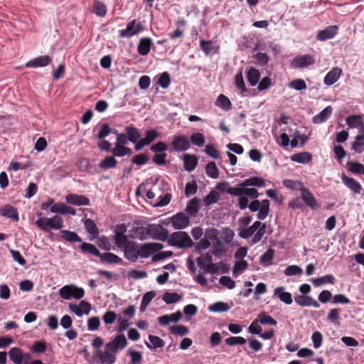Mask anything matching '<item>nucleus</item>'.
I'll return each instance as SVG.
<instances>
[{
	"label": "nucleus",
	"mask_w": 364,
	"mask_h": 364,
	"mask_svg": "<svg viewBox=\"0 0 364 364\" xmlns=\"http://www.w3.org/2000/svg\"><path fill=\"white\" fill-rule=\"evenodd\" d=\"M171 222L175 230H182L188 226L190 218L186 213L181 212L173 215Z\"/></svg>",
	"instance_id": "9b49d317"
},
{
	"label": "nucleus",
	"mask_w": 364,
	"mask_h": 364,
	"mask_svg": "<svg viewBox=\"0 0 364 364\" xmlns=\"http://www.w3.org/2000/svg\"><path fill=\"white\" fill-rule=\"evenodd\" d=\"M171 147L176 152H182L188 150L190 146V141L188 138L183 135H175L173 137Z\"/></svg>",
	"instance_id": "9d476101"
},
{
	"label": "nucleus",
	"mask_w": 364,
	"mask_h": 364,
	"mask_svg": "<svg viewBox=\"0 0 364 364\" xmlns=\"http://www.w3.org/2000/svg\"><path fill=\"white\" fill-rule=\"evenodd\" d=\"M36 223L39 228L47 232H50L51 229H53L51 218H40L36 220Z\"/></svg>",
	"instance_id": "58836bf2"
},
{
	"label": "nucleus",
	"mask_w": 364,
	"mask_h": 364,
	"mask_svg": "<svg viewBox=\"0 0 364 364\" xmlns=\"http://www.w3.org/2000/svg\"><path fill=\"white\" fill-rule=\"evenodd\" d=\"M100 259L102 263L107 264H120L122 262L121 257L112 252L101 253Z\"/></svg>",
	"instance_id": "a878e982"
},
{
	"label": "nucleus",
	"mask_w": 364,
	"mask_h": 364,
	"mask_svg": "<svg viewBox=\"0 0 364 364\" xmlns=\"http://www.w3.org/2000/svg\"><path fill=\"white\" fill-rule=\"evenodd\" d=\"M149 340L150 343L146 341L145 345L150 350L162 348L164 346V340L157 336L149 335Z\"/></svg>",
	"instance_id": "2f4dec72"
},
{
	"label": "nucleus",
	"mask_w": 364,
	"mask_h": 364,
	"mask_svg": "<svg viewBox=\"0 0 364 364\" xmlns=\"http://www.w3.org/2000/svg\"><path fill=\"white\" fill-rule=\"evenodd\" d=\"M183 164L185 170L191 172L197 166L198 159L195 155L185 154L183 157Z\"/></svg>",
	"instance_id": "c85d7f7f"
},
{
	"label": "nucleus",
	"mask_w": 364,
	"mask_h": 364,
	"mask_svg": "<svg viewBox=\"0 0 364 364\" xmlns=\"http://www.w3.org/2000/svg\"><path fill=\"white\" fill-rule=\"evenodd\" d=\"M311 154L306 151L294 154L291 156V161L303 164H308L311 160Z\"/></svg>",
	"instance_id": "473e14b6"
},
{
	"label": "nucleus",
	"mask_w": 364,
	"mask_h": 364,
	"mask_svg": "<svg viewBox=\"0 0 364 364\" xmlns=\"http://www.w3.org/2000/svg\"><path fill=\"white\" fill-rule=\"evenodd\" d=\"M144 30V26L136 19H134L127 24L126 28L119 31L120 38H130L138 35Z\"/></svg>",
	"instance_id": "20e7f679"
},
{
	"label": "nucleus",
	"mask_w": 364,
	"mask_h": 364,
	"mask_svg": "<svg viewBox=\"0 0 364 364\" xmlns=\"http://www.w3.org/2000/svg\"><path fill=\"white\" fill-rule=\"evenodd\" d=\"M97 244L100 249L104 250L109 251L112 248L109 238L105 235L98 237Z\"/></svg>",
	"instance_id": "69168bd1"
},
{
	"label": "nucleus",
	"mask_w": 364,
	"mask_h": 364,
	"mask_svg": "<svg viewBox=\"0 0 364 364\" xmlns=\"http://www.w3.org/2000/svg\"><path fill=\"white\" fill-rule=\"evenodd\" d=\"M155 296L156 293L153 291H148L144 294L140 304V311L144 312L146 310L147 306Z\"/></svg>",
	"instance_id": "6e6d98bb"
},
{
	"label": "nucleus",
	"mask_w": 364,
	"mask_h": 364,
	"mask_svg": "<svg viewBox=\"0 0 364 364\" xmlns=\"http://www.w3.org/2000/svg\"><path fill=\"white\" fill-rule=\"evenodd\" d=\"M335 277L332 274H326L323 277L314 278L311 279V282L314 287H321L325 284H333Z\"/></svg>",
	"instance_id": "72a5a7b5"
},
{
	"label": "nucleus",
	"mask_w": 364,
	"mask_h": 364,
	"mask_svg": "<svg viewBox=\"0 0 364 364\" xmlns=\"http://www.w3.org/2000/svg\"><path fill=\"white\" fill-rule=\"evenodd\" d=\"M316 59L314 55L309 54L297 55L291 62V65L294 68H304L314 65Z\"/></svg>",
	"instance_id": "1a4fd4ad"
},
{
	"label": "nucleus",
	"mask_w": 364,
	"mask_h": 364,
	"mask_svg": "<svg viewBox=\"0 0 364 364\" xmlns=\"http://www.w3.org/2000/svg\"><path fill=\"white\" fill-rule=\"evenodd\" d=\"M199 204L200 200L195 197L188 201L186 210L190 215H195L199 210Z\"/></svg>",
	"instance_id": "79ce46f5"
},
{
	"label": "nucleus",
	"mask_w": 364,
	"mask_h": 364,
	"mask_svg": "<svg viewBox=\"0 0 364 364\" xmlns=\"http://www.w3.org/2000/svg\"><path fill=\"white\" fill-rule=\"evenodd\" d=\"M351 149L356 153H362L364 151V136H356Z\"/></svg>",
	"instance_id": "13d9d810"
},
{
	"label": "nucleus",
	"mask_w": 364,
	"mask_h": 364,
	"mask_svg": "<svg viewBox=\"0 0 364 364\" xmlns=\"http://www.w3.org/2000/svg\"><path fill=\"white\" fill-rule=\"evenodd\" d=\"M190 140L193 145L202 147L205 144V136L202 133L196 132L191 134Z\"/></svg>",
	"instance_id": "e2e57ef3"
},
{
	"label": "nucleus",
	"mask_w": 364,
	"mask_h": 364,
	"mask_svg": "<svg viewBox=\"0 0 364 364\" xmlns=\"http://www.w3.org/2000/svg\"><path fill=\"white\" fill-rule=\"evenodd\" d=\"M266 229H267L266 223H261L260 228H258V229L256 230V232H255V235H253V237L250 242L251 245H255L261 241V240L262 239L263 236L264 235V234L266 232Z\"/></svg>",
	"instance_id": "8fccbe9b"
},
{
	"label": "nucleus",
	"mask_w": 364,
	"mask_h": 364,
	"mask_svg": "<svg viewBox=\"0 0 364 364\" xmlns=\"http://www.w3.org/2000/svg\"><path fill=\"white\" fill-rule=\"evenodd\" d=\"M127 231L125 224L117 225L114 230V243L116 246L123 250L131 242L128 240L127 236L124 234Z\"/></svg>",
	"instance_id": "423d86ee"
},
{
	"label": "nucleus",
	"mask_w": 364,
	"mask_h": 364,
	"mask_svg": "<svg viewBox=\"0 0 364 364\" xmlns=\"http://www.w3.org/2000/svg\"><path fill=\"white\" fill-rule=\"evenodd\" d=\"M265 186L264 180L258 176H252L249 178L244 180L241 183L240 186L248 187V186H256L263 187Z\"/></svg>",
	"instance_id": "cd10ccee"
},
{
	"label": "nucleus",
	"mask_w": 364,
	"mask_h": 364,
	"mask_svg": "<svg viewBox=\"0 0 364 364\" xmlns=\"http://www.w3.org/2000/svg\"><path fill=\"white\" fill-rule=\"evenodd\" d=\"M182 296L176 292H165L163 294L162 299L167 304H172L179 301Z\"/></svg>",
	"instance_id": "de8ad7c7"
},
{
	"label": "nucleus",
	"mask_w": 364,
	"mask_h": 364,
	"mask_svg": "<svg viewBox=\"0 0 364 364\" xmlns=\"http://www.w3.org/2000/svg\"><path fill=\"white\" fill-rule=\"evenodd\" d=\"M260 78L259 71L254 68H250L247 73V82L251 86H255Z\"/></svg>",
	"instance_id": "e433bc0d"
},
{
	"label": "nucleus",
	"mask_w": 364,
	"mask_h": 364,
	"mask_svg": "<svg viewBox=\"0 0 364 364\" xmlns=\"http://www.w3.org/2000/svg\"><path fill=\"white\" fill-rule=\"evenodd\" d=\"M136 232L139 235V238L141 240L146 238L145 235L160 241H166L168 236V230L162 225L156 224L149 225L146 228H139Z\"/></svg>",
	"instance_id": "f257e3e1"
},
{
	"label": "nucleus",
	"mask_w": 364,
	"mask_h": 364,
	"mask_svg": "<svg viewBox=\"0 0 364 364\" xmlns=\"http://www.w3.org/2000/svg\"><path fill=\"white\" fill-rule=\"evenodd\" d=\"M152 46L153 41L151 38H141L137 46V51L141 55H146L149 53Z\"/></svg>",
	"instance_id": "4be33fe9"
},
{
	"label": "nucleus",
	"mask_w": 364,
	"mask_h": 364,
	"mask_svg": "<svg viewBox=\"0 0 364 364\" xmlns=\"http://www.w3.org/2000/svg\"><path fill=\"white\" fill-rule=\"evenodd\" d=\"M225 343L229 346H242L246 343V339L241 336H230L225 340Z\"/></svg>",
	"instance_id": "0e129e2a"
},
{
	"label": "nucleus",
	"mask_w": 364,
	"mask_h": 364,
	"mask_svg": "<svg viewBox=\"0 0 364 364\" xmlns=\"http://www.w3.org/2000/svg\"><path fill=\"white\" fill-rule=\"evenodd\" d=\"M294 301L301 307L313 306L314 308H318L320 306L317 301L307 295H297L294 296Z\"/></svg>",
	"instance_id": "f3484780"
},
{
	"label": "nucleus",
	"mask_w": 364,
	"mask_h": 364,
	"mask_svg": "<svg viewBox=\"0 0 364 364\" xmlns=\"http://www.w3.org/2000/svg\"><path fill=\"white\" fill-rule=\"evenodd\" d=\"M127 355H130L131 364H141L143 361L142 358V354L139 351H136L135 350H133L132 348H129L127 350Z\"/></svg>",
	"instance_id": "bf43d9fd"
},
{
	"label": "nucleus",
	"mask_w": 364,
	"mask_h": 364,
	"mask_svg": "<svg viewBox=\"0 0 364 364\" xmlns=\"http://www.w3.org/2000/svg\"><path fill=\"white\" fill-rule=\"evenodd\" d=\"M52 62V58L48 55H41L28 61L26 64V68H40L45 67Z\"/></svg>",
	"instance_id": "6ab92c4d"
},
{
	"label": "nucleus",
	"mask_w": 364,
	"mask_h": 364,
	"mask_svg": "<svg viewBox=\"0 0 364 364\" xmlns=\"http://www.w3.org/2000/svg\"><path fill=\"white\" fill-rule=\"evenodd\" d=\"M0 215L14 221H18L19 215L17 209L10 204H6L0 208Z\"/></svg>",
	"instance_id": "dca6fc26"
},
{
	"label": "nucleus",
	"mask_w": 364,
	"mask_h": 364,
	"mask_svg": "<svg viewBox=\"0 0 364 364\" xmlns=\"http://www.w3.org/2000/svg\"><path fill=\"white\" fill-rule=\"evenodd\" d=\"M333 108L331 106H328L321 111L318 114L315 115L312 118V122L314 124H321L326 122L332 114Z\"/></svg>",
	"instance_id": "393cba45"
},
{
	"label": "nucleus",
	"mask_w": 364,
	"mask_h": 364,
	"mask_svg": "<svg viewBox=\"0 0 364 364\" xmlns=\"http://www.w3.org/2000/svg\"><path fill=\"white\" fill-rule=\"evenodd\" d=\"M196 262L198 267L203 269L204 272H205L208 267V265L213 262L212 255L210 253H205L203 255L198 257Z\"/></svg>",
	"instance_id": "4c0bfd02"
},
{
	"label": "nucleus",
	"mask_w": 364,
	"mask_h": 364,
	"mask_svg": "<svg viewBox=\"0 0 364 364\" xmlns=\"http://www.w3.org/2000/svg\"><path fill=\"white\" fill-rule=\"evenodd\" d=\"M215 105L226 111L230 109L232 107V104L230 100L223 94H220L218 97L215 102Z\"/></svg>",
	"instance_id": "49530a36"
},
{
	"label": "nucleus",
	"mask_w": 364,
	"mask_h": 364,
	"mask_svg": "<svg viewBox=\"0 0 364 364\" xmlns=\"http://www.w3.org/2000/svg\"><path fill=\"white\" fill-rule=\"evenodd\" d=\"M127 341L124 334L117 335L112 341L106 343L105 346L114 355L119 351L124 349L127 346Z\"/></svg>",
	"instance_id": "6e6552de"
},
{
	"label": "nucleus",
	"mask_w": 364,
	"mask_h": 364,
	"mask_svg": "<svg viewBox=\"0 0 364 364\" xmlns=\"http://www.w3.org/2000/svg\"><path fill=\"white\" fill-rule=\"evenodd\" d=\"M346 124L350 128H358L360 125H362L363 123V118L361 115L359 114H352L349 115L346 118Z\"/></svg>",
	"instance_id": "c9c22d12"
},
{
	"label": "nucleus",
	"mask_w": 364,
	"mask_h": 364,
	"mask_svg": "<svg viewBox=\"0 0 364 364\" xmlns=\"http://www.w3.org/2000/svg\"><path fill=\"white\" fill-rule=\"evenodd\" d=\"M167 242L170 246L180 249L191 247L193 242L188 234L183 231H178L168 235Z\"/></svg>",
	"instance_id": "f03ea898"
},
{
	"label": "nucleus",
	"mask_w": 364,
	"mask_h": 364,
	"mask_svg": "<svg viewBox=\"0 0 364 364\" xmlns=\"http://www.w3.org/2000/svg\"><path fill=\"white\" fill-rule=\"evenodd\" d=\"M200 46L201 50L205 53L206 55H211L215 50L216 47L211 41L201 40L200 41Z\"/></svg>",
	"instance_id": "603ef678"
},
{
	"label": "nucleus",
	"mask_w": 364,
	"mask_h": 364,
	"mask_svg": "<svg viewBox=\"0 0 364 364\" xmlns=\"http://www.w3.org/2000/svg\"><path fill=\"white\" fill-rule=\"evenodd\" d=\"M348 170L353 173L364 175V165L358 162L348 161L347 163Z\"/></svg>",
	"instance_id": "4d7b16f0"
},
{
	"label": "nucleus",
	"mask_w": 364,
	"mask_h": 364,
	"mask_svg": "<svg viewBox=\"0 0 364 364\" xmlns=\"http://www.w3.org/2000/svg\"><path fill=\"white\" fill-rule=\"evenodd\" d=\"M9 355L14 364H22L23 355L20 348L16 347L11 348L9 352Z\"/></svg>",
	"instance_id": "f704fd0d"
},
{
	"label": "nucleus",
	"mask_w": 364,
	"mask_h": 364,
	"mask_svg": "<svg viewBox=\"0 0 364 364\" xmlns=\"http://www.w3.org/2000/svg\"><path fill=\"white\" fill-rule=\"evenodd\" d=\"M126 135L132 143H135L136 141L140 139L141 134L139 130L132 124H130L125 127Z\"/></svg>",
	"instance_id": "bb28decb"
},
{
	"label": "nucleus",
	"mask_w": 364,
	"mask_h": 364,
	"mask_svg": "<svg viewBox=\"0 0 364 364\" xmlns=\"http://www.w3.org/2000/svg\"><path fill=\"white\" fill-rule=\"evenodd\" d=\"M132 153V149L126 146L114 145V147L112 149V154L114 157H123L126 155H130Z\"/></svg>",
	"instance_id": "a19ab883"
},
{
	"label": "nucleus",
	"mask_w": 364,
	"mask_h": 364,
	"mask_svg": "<svg viewBox=\"0 0 364 364\" xmlns=\"http://www.w3.org/2000/svg\"><path fill=\"white\" fill-rule=\"evenodd\" d=\"M65 200L68 203L74 205H88L90 204V199L86 196L77 195L74 193L68 194L65 197Z\"/></svg>",
	"instance_id": "a211bd4d"
},
{
	"label": "nucleus",
	"mask_w": 364,
	"mask_h": 364,
	"mask_svg": "<svg viewBox=\"0 0 364 364\" xmlns=\"http://www.w3.org/2000/svg\"><path fill=\"white\" fill-rule=\"evenodd\" d=\"M205 173L211 178L215 179L219 176V170L214 161H210L205 166Z\"/></svg>",
	"instance_id": "3c124183"
},
{
	"label": "nucleus",
	"mask_w": 364,
	"mask_h": 364,
	"mask_svg": "<svg viewBox=\"0 0 364 364\" xmlns=\"http://www.w3.org/2000/svg\"><path fill=\"white\" fill-rule=\"evenodd\" d=\"M92 11L98 16L103 17L107 14V7L102 2L95 0L92 5Z\"/></svg>",
	"instance_id": "09e8293b"
},
{
	"label": "nucleus",
	"mask_w": 364,
	"mask_h": 364,
	"mask_svg": "<svg viewBox=\"0 0 364 364\" xmlns=\"http://www.w3.org/2000/svg\"><path fill=\"white\" fill-rule=\"evenodd\" d=\"M301 198L305 204L312 210H316L319 208V205L314 196L307 188L304 187L302 188L301 191Z\"/></svg>",
	"instance_id": "f8f14e48"
},
{
	"label": "nucleus",
	"mask_w": 364,
	"mask_h": 364,
	"mask_svg": "<svg viewBox=\"0 0 364 364\" xmlns=\"http://www.w3.org/2000/svg\"><path fill=\"white\" fill-rule=\"evenodd\" d=\"M164 248V245L157 242H148L141 244L139 247V256L141 258H147L152 254L159 252Z\"/></svg>",
	"instance_id": "0eeeda50"
},
{
	"label": "nucleus",
	"mask_w": 364,
	"mask_h": 364,
	"mask_svg": "<svg viewBox=\"0 0 364 364\" xmlns=\"http://www.w3.org/2000/svg\"><path fill=\"white\" fill-rule=\"evenodd\" d=\"M70 310L75 313L77 316H82L83 314H89L91 310V305L88 302L81 301L78 305L70 304Z\"/></svg>",
	"instance_id": "2eb2a0df"
},
{
	"label": "nucleus",
	"mask_w": 364,
	"mask_h": 364,
	"mask_svg": "<svg viewBox=\"0 0 364 364\" xmlns=\"http://www.w3.org/2000/svg\"><path fill=\"white\" fill-rule=\"evenodd\" d=\"M289 87L297 91L306 90L307 87L305 81L302 79H295L291 81L289 84Z\"/></svg>",
	"instance_id": "338daca9"
},
{
	"label": "nucleus",
	"mask_w": 364,
	"mask_h": 364,
	"mask_svg": "<svg viewBox=\"0 0 364 364\" xmlns=\"http://www.w3.org/2000/svg\"><path fill=\"white\" fill-rule=\"evenodd\" d=\"M269 201L267 199L262 200L259 202L258 200H255L250 203L249 209L252 212H256L259 210L257 216L259 220L265 219L269 212Z\"/></svg>",
	"instance_id": "7ed1b4c3"
},
{
	"label": "nucleus",
	"mask_w": 364,
	"mask_h": 364,
	"mask_svg": "<svg viewBox=\"0 0 364 364\" xmlns=\"http://www.w3.org/2000/svg\"><path fill=\"white\" fill-rule=\"evenodd\" d=\"M230 309L228 303L218 301L208 306V310L212 312H225Z\"/></svg>",
	"instance_id": "864d4df0"
},
{
	"label": "nucleus",
	"mask_w": 364,
	"mask_h": 364,
	"mask_svg": "<svg viewBox=\"0 0 364 364\" xmlns=\"http://www.w3.org/2000/svg\"><path fill=\"white\" fill-rule=\"evenodd\" d=\"M274 296L278 297L281 301L288 305L291 304L293 301L291 293L285 291V288L282 286L276 287L274 289Z\"/></svg>",
	"instance_id": "5701e85b"
},
{
	"label": "nucleus",
	"mask_w": 364,
	"mask_h": 364,
	"mask_svg": "<svg viewBox=\"0 0 364 364\" xmlns=\"http://www.w3.org/2000/svg\"><path fill=\"white\" fill-rule=\"evenodd\" d=\"M123 250L124 257L130 262H136L139 257V245L135 242H131Z\"/></svg>",
	"instance_id": "ddd939ff"
},
{
	"label": "nucleus",
	"mask_w": 364,
	"mask_h": 364,
	"mask_svg": "<svg viewBox=\"0 0 364 364\" xmlns=\"http://www.w3.org/2000/svg\"><path fill=\"white\" fill-rule=\"evenodd\" d=\"M92 358L100 364H113L117 360V356L105 346V351L97 350L93 353Z\"/></svg>",
	"instance_id": "39448f33"
},
{
	"label": "nucleus",
	"mask_w": 364,
	"mask_h": 364,
	"mask_svg": "<svg viewBox=\"0 0 364 364\" xmlns=\"http://www.w3.org/2000/svg\"><path fill=\"white\" fill-rule=\"evenodd\" d=\"M79 248L82 253L90 254L100 258L101 252L94 245L91 243L82 242L79 246Z\"/></svg>",
	"instance_id": "7c9ffc66"
},
{
	"label": "nucleus",
	"mask_w": 364,
	"mask_h": 364,
	"mask_svg": "<svg viewBox=\"0 0 364 364\" xmlns=\"http://www.w3.org/2000/svg\"><path fill=\"white\" fill-rule=\"evenodd\" d=\"M259 322L262 325H272L276 326L277 322L272 316L268 315L266 312H261L257 316Z\"/></svg>",
	"instance_id": "5fc2aeb1"
},
{
	"label": "nucleus",
	"mask_w": 364,
	"mask_h": 364,
	"mask_svg": "<svg viewBox=\"0 0 364 364\" xmlns=\"http://www.w3.org/2000/svg\"><path fill=\"white\" fill-rule=\"evenodd\" d=\"M342 70L338 67L332 68L325 76L323 83L331 86L336 82L341 77Z\"/></svg>",
	"instance_id": "aec40b11"
},
{
	"label": "nucleus",
	"mask_w": 364,
	"mask_h": 364,
	"mask_svg": "<svg viewBox=\"0 0 364 364\" xmlns=\"http://www.w3.org/2000/svg\"><path fill=\"white\" fill-rule=\"evenodd\" d=\"M338 31L337 26H329L317 33L316 39L320 41L332 39L338 33Z\"/></svg>",
	"instance_id": "4468645a"
},
{
	"label": "nucleus",
	"mask_w": 364,
	"mask_h": 364,
	"mask_svg": "<svg viewBox=\"0 0 364 364\" xmlns=\"http://www.w3.org/2000/svg\"><path fill=\"white\" fill-rule=\"evenodd\" d=\"M274 255V250L269 248L259 258V262L265 267L269 266L272 264V259Z\"/></svg>",
	"instance_id": "37998d69"
},
{
	"label": "nucleus",
	"mask_w": 364,
	"mask_h": 364,
	"mask_svg": "<svg viewBox=\"0 0 364 364\" xmlns=\"http://www.w3.org/2000/svg\"><path fill=\"white\" fill-rule=\"evenodd\" d=\"M225 249L220 240H218L212 247L211 253L216 257H221L225 252Z\"/></svg>",
	"instance_id": "774afa93"
},
{
	"label": "nucleus",
	"mask_w": 364,
	"mask_h": 364,
	"mask_svg": "<svg viewBox=\"0 0 364 364\" xmlns=\"http://www.w3.org/2000/svg\"><path fill=\"white\" fill-rule=\"evenodd\" d=\"M283 185L287 188H290L292 190H299L300 191V192L301 191L302 188H304L302 182L290 179L284 180L283 181Z\"/></svg>",
	"instance_id": "680f3d73"
},
{
	"label": "nucleus",
	"mask_w": 364,
	"mask_h": 364,
	"mask_svg": "<svg viewBox=\"0 0 364 364\" xmlns=\"http://www.w3.org/2000/svg\"><path fill=\"white\" fill-rule=\"evenodd\" d=\"M219 200V194L214 190H212L209 193L204 197L203 203L206 206L216 203Z\"/></svg>",
	"instance_id": "052dcab7"
},
{
	"label": "nucleus",
	"mask_w": 364,
	"mask_h": 364,
	"mask_svg": "<svg viewBox=\"0 0 364 364\" xmlns=\"http://www.w3.org/2000/svg\"><path fill=\"white\" fill-rule=\"evenodd\" d=\"M117 161L114 158V156H106L104 159H102L100 163L99 164V167L101 169H108V168H113L117 166Z\"/></svg>",
	"instance_id": "ea45409f"
},
{
	"label": "nucleus",
	"mask_w": 364,
	"mask_h": 364,
	"mask_svg": "<svg viewBox=\"0 0 364 364\" xmlns=\"http://www.w3.org/2000/svg\"><path fill=\"white\" fill-rule=\"evenodd\" d=\"M339 309H332L328 314L327 319L329 322L333 323L336 326L341 325V316Z\"/></svg>",
	"instance_id": "a18cd8bd"
},
{
	"label": "nucleus",
	"mask_w": 364,
	"mask_h": 364,
	"mask_svg": "<svg viewBox=\"0 0 364 364\" xmlns=\"http://www.w3.org/2000/svg\"><path fill=\"white\" fill-rule=\"evenodd\" d=\"M84 225L86 231L93 237H97L99 235V230L95 223L91 219H86L84 221Z\"/></svg>",
	"instance_id": "c03bdc74"
},
{
	"label": "nucleus",
	"mask_w": 364,
	"mask_h": 364,
	"mask_svg": "<svg viewBox=\"0 0 364 364\" xmlns=\"http://www.w3.org/2000/svg\"><path fill=\"white\" fill-rule=\"evenodd\" d=\"M261 222L255 221L251 226L246 228H240L238 235L243 239H248L255 235V232L260 228Z\"/></svg>",
	"instance_id": "b1692460"
},
{
	"label": "nucleus",
	"mask_w": 364,
	"mask_h": 364,
	"mask_svg": "<svg viewBox=\"0 0 364 364\" xmlns=\"http://www.w3.org/2000/svg\"><path fill=\"white\" fill-rule=\"evenodd\" d=\"M60 234L63 240L69 242H81L82 241V238L73 231L62 230L60 231Z\"/></svg>",
	"instance_id": "c756f323"
},
{
	"label": "nucleus",
	"mask_w": 364,
	"mask_h": 364,
	"mask_svg": "<svg viewBox=\"0 0 364 364\" xmlns=\"http://www.w3.org/2000/svg\"><path fill=\"white\" fill-rule=\"evenodd\" d=\"M343 183L348 187L350 191L356 194H360L362 190V186L359 182L356 181L354 178L348 177L344 174L341 176Z\"/></svg>",
	"instance_id": "412c9836"
}]
</instances>
